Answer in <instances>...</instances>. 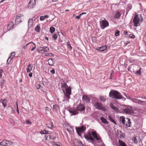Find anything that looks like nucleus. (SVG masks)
<instances>
[{"instance_id":"1","label":"nucleus","mask_w":146,"mask_h":146,"mask_svg":"<svg viewBox=\"0 0 146 146\" xmlns=\"http://www.w3.org/2000/svg\"><path fill=\"white\" fill-rule=\"evenodd\" d=\"M86 109L85 106L83 104L80 103L76 108V109L74 110H70L69 112L73 115L78 114L79 113L78 111L80 112L84 111Z\"/></svg>"},{"instance_id":"2","label":"nucleus","mask_w":146,"mask_h":146,"mask_svg":"<svg viewBox=\"0 0 146 146\" xmlns=\"http://www.w3.org/2000/svg\"><path fill=\"white\" fill-rule=\"evenodd\" d=\"M110 97L119 100L122 99L123 97L121 96V93L117 91L112 90L110 91L109 94Z\"/></svg>"},{"instance_id":"3","label":"nucleus","mask_w":146,"mask_h":146,"mask_svg":"<svg viewBox=\"0 0 146 146\" xmlns=\"http://www.w3.org/2000/svg\"><path fill=\"white\" fill-rule=\"evenodd\" d=\"M143 18L141 15H138L137 14H135L134 15V17L133 20V22L134 26L135 27L140 25L139 24L140 21L141 22L143 21Z\"/></svg>"},{"instance_id":"4","label":"nucleus","mask_w":146,"mask_h":146,"mask_svg":"<svg viewBox=\"0 0 146 146\" xmlns=\"http://www.w3.org/2000/svg\"><path fill=\"white\" fill-rule=\"evenodd\" d=\"M119 120L120 122L125 126L130 127L131 126V123L130 121V119L128 118H125L123 116H121L119 118Z\"/></svg>"},{"instance_id":"5","label":"nucleus","mask_w":146,"mask_h":146,"mask_svg":"<svg viewBox=\"0 0 146 146\" xmlns=\"http://www.w3.org/2000/svg\"><path fill=\"white\" fill-rule=\"evenodd\" d=\"M100 25L101 28L104 29L109 26V23L106 19L104 18L101 20L100 21Z\"/></svg>"},{"instance_id":"6","label":"nucleus","mask_w":146,"mask_h":146,"mask_svg":"<svg viewBox=\"0 0 146 146\" xmlns=\"http://www.w3.org/2000/svg\"><path fill=\"white\" fill-rule=\"evenodd\" d=\"M24 19V15L22 14L17 15L16 17L15 23L16 24H18L19 23L21 22L22 20Z\"/></svg>"},{"instance_id":"7","label":"nucleus","mask_w":146,"mask_h":146,"mask_svg":"<svg viewBox=\"0 0 146 146\" xmlns=\"http://www.w3.org/2000/svg\"><path fill=\"white\" fill-rule=\"evenodd\" d=\"M92 135L93 137V138L95 139L97 141H100L101 142L102 141L101 138L99 135H98L95 131H92Z\"/></svg>"},{"instance_id":"8","label":"nucleus","mask_w":146,"mask_h":146,"mask_svg":"<svg viewBox=\"0 0 146 146\" xmlns=\"http://www.w3.org/2000/svg\"><path fill=\"white\" fill-rule=\"evenodd\" d=\"M123 113L128 114H131L133 113V111L132 108L130 106H128L122 110Z\"/></svg>"},{"instance_id":"9","label":"nucleus","mask_w":146,"mask_h":146,"mask_svg":"<svg viewBox=\"0 0 146 146\" xmlns=\"http://www.w3.org/2000/svg\"><path fill=\"white\" fill-rule=\"evenodd\" d=\"M84 137L88 140H90L92 142H94L95 140L92 136L90 132L87 133L84 135Z\"/></svg>"},{"instance_id":"10","label":"nucleus","mask_w":146,"mask_h":146,"mask_svg":"<svg viewBox=\"0 0 146 146\" xmlns=\"http://www.w3.org/2000/svg\"><path fill=\"white\" fill-rule=\"evenodd\" d=\"M12 143L11 141L4 140L0 142V144L4 146H11L12 145Z\"/></svg>"},{"instance_id":"11","label":"nucleus","mask_w":146,"mask_h":146,"mask_svg":"<svg viewBox=\"0 0 146 146\" xmlns=\"http://www.w3.org/2000/svg\"><path fill=\"white\" fill-rule=\"evenodd\" d=\"M94 106L96 108L102 110H105V108L103 106L102 104L100 103L97 102L95 103Z\"/></svg>"},{"instance_id":"12","label":"nucleus","mask_w":146,"mask_h":146,"mask_svg":"<svg viewBox=\"0 0 146 146\" xmlns=\"http://www.w3.org/2000/svg\"><path fill=\"white\" fill-rule=\"evenodd\" d=\"M86 129V128L84 126L81 127H78L76 128V130L78 134L80 135L81 133H82Z\"/></svg>"},{"instance_id":"13","label":"nucleus","mask_w":146,"mask_h":146,"mask_svg":"<svg viewBox=\"0 0 146 146\" xmlns=\"http://www.w3.org/2000/svg\"><path fill=\"white\" fill-rule=\"evenodd\" d=\"M36 2L35 0H30L28 4V8H32L35 5Z\"/></svg>"},{"instance_id":"14","label":"nucleus","mask_w":146,"mask_h":146,"mask_svg":"<svg viewBox=\"0 0 146 146\" xmlns=\"http://www.w3.org/2000/svg\"><path fill=\"white\" fill-rule=\"evenodd\" d=\"M64 128L70 133H72L73 132V128L68 124H66L64 126Z\"/></svg>"},{"instance_id":"15","label":"nucleus","mask_w":146,"mask_h":146,"mask_svg":"<svg viewBox=\"0 0 146 146\" xmlns=\"http://www.w3.org/2000/svg\"><path fill=\"white\" fill-rule=\"evenodd\" d=\"M27 45H30V48H31V51H33L36 48V44L32 42H31L27 44Z\"/></svg>"},{"instance_id":"16","label":"nucleus","mask_w":146,"mask_h":146,"mask_svg":"<svg viewBox=\"0 0 146 146\" xmlns=\"http://www.w3.org/2000/svg\"><path fill=\"white\" fill-rule=\"evenodd\" d=\"M82 100L83 102L88 103L90 101V98L86 95H83L82 97Z\"/></svg>"},{"instance_id":"17","label":"nucleus","mask_w":146,"mask_h":146,"mask_svg":"<svg viewBox=\"0 0 146 146\" xmlns=\"http://www.w3.org/2000/svg\"><path fill=\"white\" fill-rule=\"evenodd\" d=\"M74 143L76 146H83L82 142L77 139H75Z\"/></svg>"},{"instance_id":"18","label":"nucleus","mask_w":146,"mask_h":146,"mask_svg":"<svg viewBox=\"0 0 146 146\" xmlns=\"http://www.w3.org/2000/svg\"><path fill=\"white\" fill-rule=\"evenodd\" d=\"M14 24L12 22H10L7 25V31H9L14 28Z\"/></svg>"},{"instance_id":"19","label":"nucleus","mask_w":146,"mask_h":146,"mask_svg":"<svg viewBox=\"0 0 146 146\" xmlns=\"http://www.w3.org/2000/svg\"><path fill=\"white\" fill-rule=\"evenodd\" d=\"M0 102L2 103L3 107L4 108L6 106L7 101L6 99H0Z\"/></svg>"},{"instance_id":"20","label":"nucleus","mask_w":146,"mask_h":146,"mask_svg":"<svg viewBox=\"0 0 146 146\" xmlns=\"http://www.w3.org/2000/svg\"><path fill=\"white\" fill-rule=\"evenodd\" d=\"M33 66L31 64H29L27 66L26 68L27 72V73L31 72L32 70Z\"/></svg>"},{"instance_id":"21","label":"nucleus","mask_w":146,"mask_h":146,"mask_svg":"<svg viewBox=\"0 0 146 146\" xmlns=\"http://www.w3.org/2000/svg\"><path fill=\"white\" fill-rule=\"evenodd\" d=\"M107 48L106 45L100 47H98L96 49L100 51H103L105 50Z\"/></svg>"},{"instance_id":"22","label":"nucleus","mask_w":146,"mask_h":146,"mask_svg":"<svg viewBox=\"0 0 146 146\" xmlns=\"http://www.w3.org/2000/svg\"><path fill=\"white\" fill-rule=\"evenodd\" d=\"M66 94L71 95V88L70 86L67 87L66 89Z\"/></svg>"},{"instance_id":"23","label":"nucleus","mask_w":146,"mask_h":146,"mask_svg":"<svg viewBox=\"0 0 146 146\" xmlns=\"http://www.w3.org/2000/svg\"><path fill=\"white\" fill-rule=\"evenodd\" d=\"M67 85L66 83H64L62 84L61 87L64 93V90L66 89V87H67Z\"/></svg>"},{"instance_id":"24","label":"nucleus","mask_w":146,"mask_h":146,"mask_svg":"<svg viewBox=\"0 0 146 146\" xmlns=\"http://www.w3.org/2000/svg\"><path fill=\"white\" fill-rule=\"evenodd\" d=\"M136 100V102L135 103H136L141 105H143L144 104H146V102L145 101H141V100L138 99H137Z\"/></svg>"},{"instance_id":"25","label":"nucleus","mask_w":146,"mask_h":146,"mask_svg":"<svg viewBox=\"0 0 146 146\" xmlns=\"http://www.w3.org/2000/svg\"><path fill=\"white\" fill-rule=\"evenodd\" d=\"M50 132L48 131H47L46 129H44L43 130L41 131L40 133L41 134H50Z\"/></svg>"},{"instance_id":"26","label":"nucleus","mask_w":146,"mask_h":146,"mask_svg":"<svg viewBox=\"0 0 146 146\" xmlns=\"http://www.w3.org/2000/svg\"><path fill=\"white\" fill-rule=\"evenodd\" d=\"M46 125L48 128L52 129L53 126V123L51 122L48 121L46 124Z\"/></svg>"},{"instance_id":"27","label":"nucleus","mask_w":146,"mask_h":146,"mask_svg":"<svg viewBox=\"0 0 146 146\" xmlns=\"http://www.w3.org/2000/svg\"><path fill=\"white\" fill-rule=\"evenodd\" d=\"M118 142L119 146H127L125 142L120 140H119Z\"/></svg>"},{"instance_id":"28","label":"nucleus","mask_w":146,"mask_h":146,"mask_svg":"<svg viewBox=\"0 0 146 146\" xmlns=\"http://www.w3.org/2000/svg\"><path fill=\"white\" fill-rule=\"evenodd\" d=\"M59 109V108L58 105L55 104L53 106V110L54 111H55V112H57Z\"/></svg>"},{"instance_id":"29","label":"nucleus","mask_w":146,"mask_h":146,"mask_svg":"<svg viewBox=\"0 0 146 146\" xmlns=\"http://www.w3.org/2000/svg\"><path fill=\"white\" fill-rule=\"evenodd\" d=\"M100 119L102 121V122L104 123L107 124L108 123V122L103 117H101L100 118Z\"/></svg>"},{"instance_id":"30","label":"nucleus","mask_w":146,"mask_h":146,"mask_svg":"<svg viewBox=\"0 0 146 146\" xmlns=\"http://www.w3.org/2000/svg\"><path fill=\"white\" fill-rule=\"evenodd\" d=\"M40 24L38 25L35 28V30L37 32H39L40 31Z\"/></svg>"},{"instance_id":"31","label":"nucleus","mask_w":146,"mask_h":146,"mask_svg":"<svg viewBox=\"0 0 146 146\" xmlns=\"http://www.w3.org/2000/svg\"><path fill=\"white\" fill-rule=\"evenodd\" d=\"M110 107L112 109L115 111L117 112L118 111V108L114 106L113 104H111L110 105Z\"/></svg>"},{"instance_id":"32","label":"nucleus","mask_w":146,"mask_h":146,"mask_svg":"<svg viewBox=\"0 0 146 146\" xmlns=\"http://www.w3.org/2000/svg\"><path fill=\"white\" fill-rule=\"evenodd\" d=\"M42 47H39L37 48L38 52L40 53H43L44 52Z\"/></svg>"},{"instance_id":"33","label":"nucleus","mask_w":146,"mask_h":146,"mask_svg":"<svg viewBox=\"0 0 146 146\" xmlns=\"http://www.w3.org/2000/svg\"><path fill=\"white\" fill-rule=\"evenodd\" d=\"M66 44L67 45L68 48L70 50H71L72 49V47L71 46L70 43L69 41H68V42H67Z\"/></svg>"},{"instance_id":"34","label":"nucleus","mask_w":146,"mask_h":146,"mask_svg":"<svg viewBox=\"0 0 146 146\" xmlns=\"http://www.w3.org/2000/svg\"><path fill=\"white\" fill-rule=\"evenodd\" d=\"M48 64L50 66H53L54 63L52 59H49L48 60Z\"/></svg>"},{"instance_id":"35","label":"nucleus","mask_w":146,"mask_h":146,"mask_svg":"<svg viewBox=\"0 0 146 146\" xmlns=\"http://www.w3.org/2000/svg\"><path fill=\"white\" fill-rule=\"evenodd\" d=\"M121 15V14L119 12L117 11L115 15V18L116 19H118L120 17Z\"/></svg>"},{"instance_id":"36","label":"nucleus","mask_w":146,"mask_h":146,"mask_svg":"<svg viewBox=\"0 0 146 146\" xmlns=\"http://www.w3.org/2000/svg\"><path fill=\"white\" fill-rule=\"evenodd\" d=\"M4 82L2 78V77H0V86L1 88H2L3 86V84Z\"/></svg>"},{"instance_id":"37","label":"nucleus","mask_w":146,"mask_h":146,"mask_svg":"<svg viewBox=\"0 0 146 146\" xmlns=\"http://www.w3.org/2000/svg\"><path fill=\"white\" fill-rule=\"evenodd\" d=\"M52 145L53 146H62L60 143L59 142H53Z\"/></svg>"},{"instance_id":"38","label":"nucleus","mask_w":146,"mask_h":146,"mask_svg":"<svg viewBox=\"0 0 146 146\" xmlns=\"http://www.w3.org/2000/svg\"><path fill=\"white\" fill-rule=\"evenodd\" d=\"M108 118L111 121L116 124V123L115 122V121L114 119H113V118L112 117H111L110 115H109V116H108Z\"/></svg>"},{"instance_id":"39","label":"nucleus","mask_w":146,"mask_h":146,"mask_svg":"<svg viewBox=\"0 0 146 146\" xmlns=\"http://www.w3.org/2000/svg\"><path fill=\"white\" fill-rule=\"evenodd\" d=\"M42 48H43V50L44 52H48L49 50V48L47 46L42 47Z\"/></svg>"},{"instance_id":"40","label":"nucleus","mask_w":146,"mask_h":146,"mask_svg":"<svg viewBox=\"0 0 146 146\" xmlns=\"http://www.w3.org/2000/svg\"><path fill=\"white\" fill-rule=\"evenodd\" d=\"M99 99L102 102H104L106 101V98L103 96H100L99 97Z\"/></svg>"},{"instance_id":"41","label":"nucleus","mask_w":146,"mask_h":146,"mask_svg":"<svg viewBox=\"0 0 146 146\" xmlns=\"http://www.w3.org/2000/svg\"><path fill=\"white\" fill-rule=\"evenodd\" d=\"M64 95L66 97V98L67 99V100L68 102H69V100L70 98V95H69V94H68L65 93V92H64Z\"/></svg>"},{"instance_id":"42","label":"nucleus","mask_w":146,"mask_h":146,"mask_svg":"<svg viewBox=\"0 0 146 146\" xmlns=\"http://www.w3.org/2000/svg\"><path fill=\"white\" fill-rule=\"evenodd\" d=\"M45 111L46 113H48L50 110V108L47 107H46L45 108Z\"/></svg>"},{"instance_id":"43","label":"nucleus","mask_w":146,"mask_h":146,"mask_svg":"<svg viewBox=\"0 0 146 146\" xmlns=\"http://www.w3.org/2000/svg\"><path fill=\"white\" fill-rule=\"evenodd\" d=\"M55 29L54 27H51L50 28V32L51 33H53L55 31Z\"/></svg>"},{"instance_id":"44","label":"nucleus","mask_w":146,"mask_h":146,"mask_svg":"<svg viewBox=\"0 0 146 146\" xmlns=\"http://www.w3.org/2000/svg\"><path fill=\"white\" fill-rule=\"evenodd\" d=\"M132 140L134 141V142L135 143H137V140L136 138L135 137H133L132 139Z\"/></svg>"},{"instance_id":"45","label":"nucleus","mask_w":146,"mask_h":146,"mask_svg":"<svg viewBox=\"0 0 146 146\" xmlns=\"http://www.w3.org/2000/svg\"><path fill=\"white\" fill-rule=\"evenodd\" d=\"M58 37V35L57 34H55L53 35L52 36V38L54 39H56Z\"/></svg>"},{"instance_id":"46","label":"nucleus","mask_w":146,"mask_h":146,"mask_svg":"<svg viewBox=\"0 0 146 146\" xmlns=\"http://www.w3.org/2000/svg\"><path fill=\"white\" fill-rule=\"evenodd\" d=\"M143 40L145 42V45L146 46V33L145 34L143 38Z\"/></svg>"},{"instance_id":"47","label":"nucleus","mask_w":146,"mask_h":146,"mask_svg":"<svg viewBox=\"0 0 146 146\" xmlns=\"http://www.w3.org/2000/svg\"><path fill=\"white\" fill-rule=\"evenodd\" d=\"M141 68H140L136 72V74H138L139 75H141Z\"/></svg>"},{"instance_id":"48","label":"nucleus","mask_w":146,"mask_h":146,"mask_svg":"<svg viewBox=\"0 0 146 146\" xmlns=\"http://www.w3.org/2000/svg\"><path fill=\"white\" fill-rule=\"evenodd\" d=\"M28 24H31V25L33 24V19H30L28 21Z\"/></svg>"},{"instance_id":"49","label":"nucleus","mask_w":146,"mask_h":146,"mask_svg":"<svg viewBox=\"0 0 146 146\" xmlns=\"http://www.w3.org/2000/svg\"><path fill=\"white\" fill-rule=\"evenodd\" d=\"M119 31L118 30H116L115 32V36H117L118 35H119Z\"/></svg>"},{"instance_id":"50","label":"nucleus","mask_w":146,"mask_h":146,"mask_svg":"<svg viewBox=\"0 0 146 146\" xmlns=\"http://www.w3.org/2000/svg\"><path fill=\"white\" fill-rule=\"evenodd\" d=\"M25 122L27 124H31L32 122L30 121V120H25Z\"/></svg>"},{"instance_id":"51","label":"nucleus","mask_w":146,"mask_h":146,"mask_svg":"<svg viewBox=\"0 0 146 146\" xmlns=\"http://www.w3.org/2000/svg\"><path fill=\"white\" fill-rule=\"evenodd\" d=\"M40 21H43L44 20V16H42L40 17Z\"/></svg>"},{"instance_id":"52","label":"nucleus","mask_w":146,"mask_h":146,"mask_svg":"<svg viewBox=\"0 0 146 146\" xmlns=\"http://www.w3.org/2000/svg\"><path fill=\"white\" fill-rule=\"evenodd\" d=\"M11 59L9 57L8 58V60H7V63L8 64H9V63L11 60Z\"/></svg>"},{"instance_id":"53","label":"nucleus","mask_w":146,"mask_h":146,"mask_svg":"<svg viewBox=\"0 0 146 146\" xmlns=\"http://www.w3.org/2000/svg\"><path fill=\"white\" fill-rule=\"evenodd\" d=\"M129 36L132 38H134L135 37V35L133 34H131L129 35Z\"/></svg>"},{"instance_id":"54","label":"nucleus","mask_w":146,"mask_h":146,"mask_svg":"<svg viewBox=\"0 0 146 146\" xmlns=\"http://www.w3.org/2000/svg\"><path fill=\"white\" fill-rule=\"evenodd\" d=\"M3 72V70L2 69H1L0 70V77H2V73Z\"/></svg>"},{"instance_id":"55","label":"nucleus","mask_w":146,"mask_h":146,"mask_svg":"<svg viewBox=\"0 0 146 146\" xmlns=\"http://www.w3.org/2000/svg\"><path fill=\"white\" fill-rule=\"evenodd\" d=\"M137 99L135 98H132L131 99V100L133 102L135 103H136V100H137Z\"/></svg>"},{"instance_id":"56","label":"nucleus","mask_w":146,"mask_h":146,"mask_svg":"<svg viewBox=\"0 0 146 146\" xmlns=\"http://www.w3.org/2000/svg\"><path fill=\"white\" fill-rule=\"evenodd\" d=\"M41 87V86L40 84H37L36 85V87L37 89H39Z\"/></svg>"},{"instance_id":"57","label":"nucleus","mask_w":146,"mask_h":146,"mask_svg":"<svg viewBox=\"0 0 146 146\" xmlns=\"http://www.w3.org/2000/svg\"><path fill=\"white\" fill-rule=\"evenodd\" d=\"M50 72L52 74H54L55 72V70L54 69L52 70H50Z\"/></svg>"},{"instance_id":"58","label":"nucleus","mask_w":146,"mask_h":146,"mask_svg":"<svg viewBox=\"0 0 146 146\" xmlns=\"http://www.w3.org/2000/svg\"><path fill=\"white\" fill-rule=\"evenodd\" d=\"M11 54V55L14 57L15 55V52H12Z\"/></svg>"},{"instance_id":"59","label":"nucleus","mask_w":146,"mask_h":146,"mask_svg":"<svg viewBox=\"0 0 146 146\" xmlns=\"http://www.w3.org/2000/svg\"><path fill=\"white\" fill-rule=\"evenodd\" d=\"M32 75H33V74L31 72H30L29 74V76L30 77H32Z\"/></svg>"},{"instance_id":"60","label":"nucleus","mask_w":146,"mask_h":146,"mask_svg":"<svg viewBox=\"0 0 146 146\" xmlns=\"http://www.w3.org/2000/svg\"><path fill=\"white\" fill-rule=\"evenodd\" d=\"M48 136H47V135H45L44 138H45V139L46 140H48Z\"/></svg>"},{"instance_id":"61","label":"nucleus","mask_w":146,"mask_h":146,"mask_svg":"<svg viewBox=\"0 0 146 146\" xmlns=\"http://www.w3.org/2000/svg\"><path fill=\"white\" fill-rule=\"evenodd\" d=\"M73 16H75L76 17V18L77 19H80L79 17L78 16H76L75 15V14H74L73 15Z\"/></svg>"},{"instance_id":"62","label":"nucleus","mask_w":146,"mask_h":146,"mask_svg":"<svg viewBox=\"0 0 146 146\" xmlns=\"http://www.w3.org/2000/svg\"><path fill=\"white\" fill-rule=\"evenodd\" d=\"M11 108L12 109V113H14L15 111V110L13 109V107H12L11 106Z\"/></svg>"},{"instance_id":"63","label":"nucleus","mask_w":146,"mask_h":146,"mask_svg":"<svg viewBox=\"0 0 146 146\" xmlns=\"http://www.w3.org/2000/svg\"><path fill=\"white\" fill-rule=\"evenodd\" d=\"M124 34L125 35H127L128 34L127 32L126 31H124Z\"/></svg>"},{"instance_id":"64","label":"nucleus","mask_w":146,"mask_h":146,"mask_svg":"<svg viewBox=\"0 0 146 146\" xmlns=\"http://www.w3.org/2000/svg\"><path fill=\"white\" fill-rule=\"evenodd\" d=\"M44 19H46V18H48L49 17V16L48 15H45L44 16Z\"/></svg>"}]
</instances>
